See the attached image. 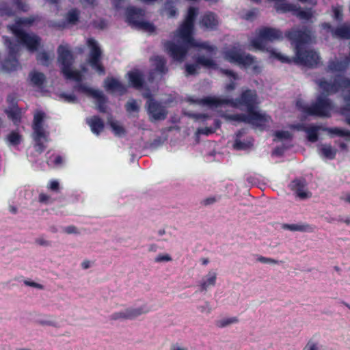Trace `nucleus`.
<instances>
[{
  "label": "nucleus",
  "instance_id": "f257e3e1",
  "mask_svg": "<svg viewBox=\"0 0 350 350\" xmlns=\"http://www.w3.org/2000/svg\"><path fill=\"white\" fill-rule=\"evenodd\" d=\"M315 83L322 90L323 94L318 96L310 106H302L299 101L297 102V106L308 116L329 117L330 111L332 109V103L327 96L338 92L340 88H349L350 79L337 76L333 82H329L325 79L322 78L315 80Z\"/></svg>",
  "mask_w": 350,
  "mask_h": 350
},
{
  "label": "nucleus",
  "instance_id": "f03ea898",
  "mask_svg": "<svg viewBox=\"0 0 350 350\" xmlns=\"http://www.w3.org/2000/svg\"><path fill=\"white\" fill-rule=\"evenodd\" d=\"M191 103L201 106L209 107H219L224 105H228L234 108L245 107L247 111L251 113H260L256 111L257 105V94L254 90L247 89L241 92L235 99L221 98L215 96H206L202 98H191Z\"/></svg>",
  "mask_w": 350,
  "mask_h": 350
},
{
  "label": "nucleus",
  "instance_id": "7ed1b4c3",
  "mask_svg": "<svg viewBox=\"0 0 350 350\" xmlns=\"http://www.w3.org/2000/svg\"><path fill=\"white\" fill-rule=\"evenodd\" d=\"M57 53V60L64 77L66 79H72L75 81L81 82L82 79L81 72L78 70H72V66L74 62L72 52L66 46L60 45L58 46Z\"/></svg>",
  "mask_w": 350,
  "mask_h": 350
},
{
  "label": "nucleus",
  "instance_id": "20e7f679",
  "mask_svg": "<svg viewBox=\"0 0 350 350\" xmlns=\"http://www.w3.org/2000/svg\"><path fill=\"white\" fill-rule=\"evenodd\" d=\"M126 22L131 27L148 32L155 31V27L152 23L143 21L145 14L144 10L135 7H129L126 10Z\"/></svg>",
  "mask_w": 350,
  "mask_h": 350
},
{
  "label": "nucleus",
  "instance_id": "39448f33",
  "mask_svg": "<svg viewBox=\"0 0 350 350\" xmlns=\"http://www.w3.org/2000/svg\"><path fill=\"white\" fill-rule=\"evenodd\" d=\"M226 60L232 64H237L245 68L253 65L256 60L255 57L250 54H245L241 51V49L234 46L224 53Z\"/></svg>",
  "mask_w": 350,
  "mask_h": 350
},
{
  "label": "nucleus",
  "instance_id": "423d86ee",
  "mask_svg": "<svg viewBox=\"0 0 350 350\" xmlns=\"http://www.w3.org/2000/svg\"><path fill=\"white\" fill-rule=\"evenodd\" d=\"M224 118L228 121L245 122L255 125L256 126H264L268 122L267 117L265 114L251 113L250 112H247V114H226L224 116Z\"/></svg>",
  "mask_w": 350,
  "mask_h": 350
},
{
  "label": "nucleus",
  "instance_id": "0eeeda50",
  "mask_svg": "<svg viewBox=\"0 0 350 350\" xmlns=\"http://www.w3.org/2000/svg\"><path fill=\"white\" fill-rule=\"evenodd\" d=\"M87 45L90 48L88 62L91 67L96 70L100 75L105 74V69L101 63L102 51L96 40L94 38H88Z\"/></svg>",
  "mask_w": 350,
  "mask_h": 350
},
{
  "label": "nucleus",
  "instance_id": "6e6552de",
  "mask_svg": "<svg viewBox=\"0 0 350 350\" xmlns=\"http://www.w3.org/2000/svg\"><path fill=\"white\" fill-rule=\"evenodd\" d=\"M182 43L178 44L172 41H165L164 48L169 55L175 61L181 62L186 57L189 50L191 48L183 38H179Z\"/></svg>",
  "mask_w": 350,
  "mask_h": 350
},
{
  "label": "nucleus",
  "instance_id": "1a4fd4ad",
  "mask_svg": "<svg viewBox=\"0 0 350 350\" xmlns=\"http://www.w3.org/2000/svg\"><path fill=\"white\" fill-rule=\"evenodd\" d=\"M198 14V8L195 7H189L187 11V16L178 29L176 36L178 38H187L191 41V36L193 35L194 28V22Z\"/></svg>",
  "mask_w": 350,
  "mask_h": 350
},
{
  "label": "nucleus",
  "instance_id": "9d476101",
  "mask_svg": "<svg viewBox=\"0 0 350 350\" xmlns=\"http://www.w3.org/2000/svg\"><path fill=\"white\" fill-rule=\"evenodd\" d=\"M321 57L319 54L313 50L303 49L295 51L294 62L308 68L317 67L320 63Z\"/></svg>",
  "mask_w": 350,
  "mask_h": 350
},
{
  "label": "nucleus",
  "instance_id": "9b49d317",
  "mask_svg": "<svg viewBox=\"0 0 350 350\" xmlns=\"http://www.w3.org/2000/svg\"><path fill=\"white\" fill-rule=\"evenodd\" d=\"M310 33V30L308 29H292L285 32V36L295 44V51H298L304 49V46L309 43Z\"/></svg>",
  "mask_w": 350,
  "mask_h": 350
},
{
  "label": "nucleus",
  "instance_id": "f8f14e48",
  "mask_svg": "<svg viewBox=\"0 0 350 350\" xmlns=\"http://www.w3.org/2000/svg\"><path fill=\"white\" fill-rule=\"evenodd\" d=\"M148 98L146 102L147 111L152 121L164 120L167 116V111L162 104L155 100L151 94L146 96Z\"/></svg>",
  "mask_w": 350,
  "mask_h": 350
},
{
  "label": "nucleus",
  "instance_id": "ddd939ff",
  "mask_svg": "<svg viewBox=\"0 0 350 350\" xmlns=\"http://www.w3.org/2000/svg\"><path fill=\"white\" fill-rule=\"evenodd\" d=\"M17 41L22 45L26 46L30 52L37 51L40 45V38L36 34H30L25 31L15 29L14 34Z\"/></svg>",
  "mask_w": 350,
  "mask_h": 350
},
{
  "label": "nucleus",
  "instance_id": "4468645a",
  "mask_svg": "<svg viewBox=\"0 0 350 350\" xmlns=\"http://www.w3.org/2000/svg\"><path fill=\"white\" fill-rule=\"evenodd\" d=\"M76 90L79 92L90 95L93 98H96L97 109L101 113L106 112V103L107 102V98L101 91L94 90L82 83L77 85Z\"/></svg>",
  "mask_w": 350,
  "mask_h": 350
},
{
  "label": "nucleus",
  "instance_id": "2eb2a0df",
  "mask_svg": "<svg viewBox=\"0 0 350 350\" xmlns=\"http://www.w3.org/2000/svg\"><path fill=\"white\" fill-rule=\"evenodd\" d=\"M148 312V310L144 309L143 307L137 308H126L124 311L113 313L109 318L111 320L133 319Z\"/></svg>",
  "mask_w": 350,
  "mask_h": 350
},
{
  "label": "nucleus",
  "instance_id": "dca6fc26",
  "mask_svg": "<svg viewBox=\"0 0 350 350\" xmlns=\"http://www.w3.org/2000/svg\"><path fill=\"white\" fill-rule=\"evenodd\" d=\"M258 34L265 41L280 40L283 38L280 30L267 27L260 28L258 30Z\"/></svg>",
  "mask_w": 350,
  "mask_h": 350
},
{
  "label": "nucleus",
  "instance_id": "f3484780",
  "mask_svg": "<svg viewBox=\"0 0 350 350\" xmlns=\"http://www.w3.org/2000/svg\"><path fill=\"white\" fill-rule=\"evenodd\" d=\"M79 18L80 11L77 8H72L66 13L65 21L56 24L55 27L64 29L68 25H76L79 22Z\"/></svg>",
  "mask_w": 350,
  "mask_h": 350
},
{
  "label": "nucleus",
  "instance_id": "a211bd4d",
  "mask_svg": "<svg viewBox=\"0 0 350 350\" xmlns=\"http://www.w3.org/2000/svg\"><path fill=\"white\" fill-rule=\"evenodd\" d=\"M200 24L207 29H215L219 25L217 16L213 12H207L202 16Z\"/></svg>",
  "mask_w": 350,
  "mask_h": 350
},
{
  "label": "nucleus",
  "instance_id": "6ab92c4d",
  "mask_svg": "<svg viewBox=\"0 0 350 350\" xmlns=\"http://www.w3.org/2000/svg\"><path fill=\"white\" fill-rule=\"evenodd\" d=\"M127 76L130 85L132 88L136 90H140L144 87L145 83L144 78L140 71L137 70L129 71L127 73Z\"/></svg>",
  "mask_w": 350,
  "mask_h": 350
},
{
  "label": "nucleus",
  "instance_id": "aec40b11",
  "mask_svg": "<svg viewBox=\"0 0 350 350\" xmlns=\"http://www.w3.org/2000/svg\"><path fill=\"white\" fill-rule=\"evenodd\" d=\"M105 88L108 91L118 92L121 95L126 92V86L113 77H107L105 80Z\"/></svg>",
  "mask_w": 350,
  "mask_h": 350
},
{
  "label": "nucleus",
  "instance_id": "412c9836",
  "mask_svg": "<svg viewBox=\"0 0 350 350\" xmlns=\"http://www.w3.org/2000/svg\"><path fill=\"white\" fill-rule=\"evenodd\" d=\"M349 64V59L347 57L343 61H338L337 59H330L328 62L327 72H344L347 69Z\"/></svg>",
  "mask_w": 350,
  "mask_h": 350
},
{
  "label": "nucleus",
  "instance_id": "4be33fe9",
  "mask_svg": "<svg viewBox=\"0 0 350 350\" xmlns=\"http://www.w3.org/2000/svg\"><path fill=\"white\" fill-rule=\"evenodd\" d=\"M45 113L42 111L37 112L33 116L32 129L35 135L44 136L45 132L43 129V121Z\"/></svg>",
  "mask_w": 350,
  "mask_h": 350
},
{
  "label": "nucleus",
  "instance_id": "5701e85b",
  "mask_svg": "<svg viewBox=\"0 0 350 350\" xmlns=\"http://www.w3.org/2000/svg\"><path fill=\"white\" fill-rule=\"evenodd\" d=\"M87 123L90 126L92 132L96 135H98L105 127L104 122L98 116H93L88 118Z\"/></svg>",
  "mask_w": 350,
  "mask_h": 350
},
{
  "label": "nucleus",
  "instance_id": "b1692460",
  "mask_svg": "<svg viewBox=\"0 0 350 350\" xmlns=\"http://www.w3.org/2000/svg\"><path fill=\"white\" fill-rule=\"evenodd\" d=\"M151 60L154 62L155 71L161 75H164L168 72V68L166 66V60L163 57L157 55L152 57Z\"/></svg>",
  "mask_w": 350,
  "mask_h": 350
},
{
  "label": "nucleus",
  "instance_id": "393cba45",
  "mask_svg": "<svg viewBox=\"0 0 350 350\" xmlns=\"http://www.w3.org/2000/svg\"><path fill=\"white\" fill-rule=\"evenodd\" d=\"M340 89L348 90L347 93L344 96V100L346 102V104L340 108V113L345 117L347 124L350 125V87Z\"/></svg>",
  "mask_w": 350,
  "mask_h": 350
},
{
  "label": "nucleus",
  "instance_id": "a878e982",
  "mask_svg": "<svg viewBox=\"0 0 350 350\" xmlns=\"http://www.w3.org/2000/svg\"><path fill=\"white\" fill-rule=\"evenodd\" d=\"M333 37L339 39H350V26L342 25L336 27L333 31Z\"/></svg>",
  "mask_w": 350,
  "mask_h": 350
},
{
  "label": "nucleus",
  "instance_id": "bb28decb",
  "mask_svg": "<svg viewBox=\"0 0 350 350\" xmlns=\"http://www.w3.org/2000/svg\"><path fill=\"white\" fill-rule=\"evenodd\" d=\"M217 273L215 271H210L206 275V279L200 284V291H206L209 286H214L216 284Z\"/></svg>",
  "mask_w": 350,
  "mask_h": 350
},
{
  "label": "nucleus",
  "instance_id": "cd10ccee",
  "mask_svg": "<svg viewBox=\"0 0 350 350\" xmlns=\"http://www.w3.org/2000/svg\"><path fill=\"white\" fill-rule=\"evenodd\" d=\"M305 181L300 179H295L291 183V187L295 191L297 196L304 199L307 197L306 192L304 191Z\"/></svg>",
  "mask_w": 350,
  "mask_h": 350
},
{
  "label": "nucleus",
  "instance_id": "c85d7f7f",
  "mask_svg": "<svg viewBox=\"0 0 350 350\" xmlns=\"http://www.w3.org/2000/svg\"><path fill=\"white\" fill-rule=\"evenodd\" d=\"M191 41L188 40L187 38H185V40L189 44H190L191 48L197 47V48L202 49L211 53H215L217 50L216 46L210 45L207 42H197L194 40L193 35L191 36Z\"/></svg>",
  "mask_w": 350,
  "mask_h": 350
},
{
  "label": "nucleus",
  "instance_id": "c756f323",
  "mask_svg": "<svg viewBox=\"0 0 350 350\" xmlns=\"http://www.w3.org/2000/svg\"><path fill=\"white\" fill-rule=\"evenodd\" d=\"M34 22V18L28 17V18H18L14 24L9 26V29L12 31L13 34H14L15 29H18L19 31H24L22 28V25H31Z\"/></svg>",
  "mask_w": 350,
  "mask_h": 350
},
{
  "label": "nucleus",
  "instance_id": "7c9ffc66",
  "mask_svg": "<svg viewBox=\"0 0 350 350\" xmlns=\"http://www.w3.org/2000/svg\"><path fill=\"white\" fill-rule=\"evenodd\" d=\"M196 63L198 64L199 66H202L205 68L217 69V64L215 60L211 58H207L204 55H200L196 58Z\"/></svg>",
  "mask_w": 350,
  "mask_h": 350
},
{
  "label": "nucleus",
  "instance_id": "2f4dec72",
  "mask_svg": "<svg viewBox=\"0 0 350 350\" xmlns=\"http://www.w3.org/2000/svg\"><path fill=\"white\" fill-rule=\"evenodd\" d=\"M243 133V132L241 130L239 131L237 133V138L235 139L233 144V147L235 150H246L253 145L251 141H241L240 139V137L242 136Z\"/></svg>",
  "mask_w": 350,
  "mask_h": 350
},
{
  "label": "nucleus",
  "instance_id": "473e14b6",
  "mask_svg": "<svg viewBox=\"0 0 350 350\" xmlns=\"http://www.w3.org/2000/svg\"><path fill=\"white\" fill-rule=\"evenodd\" d=\"M18 66L19 62L16 57H8L2 63V68L8 72L16 70Z\"/></svg>",
  "mask_w": 350,
  "mask_h": 350
},
{
  "label": "nucleus",
  "instance_id": "72a5a7b5",
  "mask_svg": "<svg viewBox=\"0 0 350 350\" xmlns=\"http://www.w3.org/2000/svg\"><path fill=\"white\" fill-rule=\"evenodd\" d=\"M293 15L300 20L308 21L312 18L313 13L311 8L302 10L301 7L296 5Z\"/></svg>",
  "mask_w": 350,
  "mask_h": 350
},
{
  "label": "nucleus",
  "instance_id": "f704fd0d",
  "mask_svg": "<svg viewBox=\"0 0 350 350\" xmlns=\"http://www.w3.org/2000/svg\"><path fill=\"white\" fill-rule=\"evenodd\" d=\"M8 118L11 119L15 124L21 122V111L18 106H11L5 111Z\"/></svg>",
  "mask_w": 350,
  "mask_h": 350
},
{
  "label": "nucleus",
  "instance_id": "c9c22d12",
  "mask_svg": "<svg viewBox=\"0 0 350 350\" xmlns=\"http://www.w3.org/2000/svg\"><path fill=\"white\" fill-rule=\"evenodd\" d=\"M29 78L33 85L38 88L42 87L46 81L45 75L42 72L36 71L29 73Z\"/></svg>",
  "mask_w": 350,
  "mask_h": 350
},
{
  "label": "nucleus",
  "instance_id": "e433bc0d",
  "mask_svg": "<svg viewBox=\"0 0 350 350\" xmlns=\"http://www.w3.org/2000/svg\"><path fill=\"white\" fill-rule=\"evenodd\" d=\"M296 5L286 2H276L274 8L278 13L292 12L293 14Z\"/></svg>",
  "mask_w": 350,
  "mask_h": 350
},
{
  "label": "nucleus",
  "instance_id": "4c0bfd02",
  "mask_svg": "<svg viewBox=\"0 0 350 350\" xmlns=\"http://www.w3.org/2000/svg\"><path fill=\"white\" fill-rule=\"evenodd\" d=\"M322 130L327 131L331 135H336L340 137H350V131L338 127H324Z\"/></svg>",
  "mask_w": 350,
  "mask_h": 350
},
{
  "label": "nucleus",
  "instance_id": "58836bf2",
  "mask_svg": "<svg viewBox=\"0 0 350 350\" xmlns=\"http://www.w3.org/2000/svg\"><path fill=\"white\" fill-rule=\"evenodd\" d=\"M222 72L226 75V76L232 78L233 81H230L229 83L226 85V90L227 91H232L234 90L236 88V83L234 81L237 80L238 79V75L236 72L231 70L225 69L223 70Z\"/></svg>",
  "mask_w": 350,
  "mask_h": 350
},
{
  "label": "nucleus",
  "instance_id": "ea45409f",
  "mask_svg": "<svg viewBox=\"0 0 350 350\" xmlns=\"http://www.w3.org/2000/svg\"><path fill=\"white\" fill-rule=\"evenodd\" d=\"M319 126H310L307 129V138L308 141L311 142H316L319 139L318 132L320 129H322Z\"/></svg>",
  "mask_w": 350,
  "mask_h": 350
},
{
  "label": "nucleus",
  "instance_id": "a19ab883",
  "mask_svg": "<svg viewBox=\"0 0 350 350\" xmlns=\"http://www.w3.org/2000/svg\"><path fill=\"white\" fill-rule=\"evenodd\" d=\"M321 154L329 159H334L336 154V150L334 149L329 144H324L321 148Z\"/></svg>",
  "mask_w": 350,
  "mask_h": 350
},
{
  "label": "nucleus",
  "instance_id": "79ce46f5",
  "mask_svg": "<svg viewBox=\"0 0 350 350\" xmlns=\"http://www.w3.org/2000/svg\"><path fill=\"white\" fill-rule=\"evenodd\" d=\"M284 228L291 231H300V232H311L312 228L308 224L298 225V224H285Z\"/></svg>",
  "mask_w": 350,
  "mask_h": 350
},
{
  "label": "nucleus",
  "instance_id": "37998d69",
  "mask_svg": "<svg viewBox=\"0 0 350 350\" xmlns=\"http://www.w3.org/2000/svg\"><path fill=\"white\" fill-rule=\"evenodd\" d=\"M185 76H196L199 74V65L197 63L194 64H186L185 66Z\"/></svg>",
  "mask_w": 350,
  "mask_h": 350
},
{
  "label": "nucleus",
  "instance_id": "c03bdc74",
  "mask_svg": "<svg viewBox=\"0 0 350 350\" xmlns=\"http://www.w3.org/2000/svg\"><path fill=\"white\" fill-rule=\"evenodd\" d=\"M7 46L8 48V57H17L18 52V46L16 44L14 43L9 39L5 40Z\"/></svg>",
  "mask_w": 350,
  "mask_h": 350
},
{
  "label": "nucleus",
  "instance_id": "a18cd8bd",
  "mask_svg": "<svg viewBox=\"0 0 350 350\" xmlns=\"http://www.w3.org/2000/svg\"><path fill=\"white\" fill-rule=\"evenodd\" d=\"M109 125L111 128L112 129L113 132L114 133L115 135L116 136H122L124 135L125 133V129L124 128L120 125L118 122L116 121H110Z\"/></svg>",
  "mask_w": 350,
  "mask_h": 350
},
{
  "label": "nucleus",
  "instance_id": "49530a36",
  "mask_svg": "<svg viewBox=\"0 0 350 350\" xmlns=\"http://www.w3.org/2000/svg\"><path fill=\"white\" fill-rule=\"evenodd\" d=\"M14 14L12 8L7 2H3L0 4V16H12Z\"/></svg>",
  "mask_w": 350,
  "mask_h": 350
},
{
  "label": "nucleus",
  "instance_id": "de8ad7c7",
  "mask_svg": "<svg viewBox=\"0 0 350 350\" xmlns=\"http://www.w3.org/2000/svg\"><path fill=\"white\" fill-rule=\"evenodd\" d=\"M251 45L257 50L263 51L265 50V40L259 36L258 33V37L254 38L250 42Z\"/></svg>",
  "mask_w": 350,
  "mask_h": 350
},
{
  "label": "nucleus",
  "instance_id": "09e8293b",
  "mask_svg": "<svg viewBox=\"0 0 350 350\" xmlns=\"http://www.w3.org/2000/svg\"><path fill=\"white\" fill-rule=\"evenodd\" d=\"M238 321H239L238 318L234 317H230V318H227V319H224L219 320L216 323V325L217 327L222 328V327H225L230 324L237 323Z\"/></svg>",
  "mask_w": 350,
  "mask_h": 350
},
{
  "label": "nucleus",
  "instance_id": "8fccbe9b",
  "mask_svg": "<svg viewBox=\"0 0 350 350\" xmlns=\"http://www.w3.org/2000/svg\"><path fill=\"white\" fill-rule=\"evenodd\" d=\"M46 135L44 136H38V135H35V149L39 153H42L46 148V146L44 145L43 142L41 141L42 138H45Z\"/></svg>",
  "mask_w": 350,
  "mask_h": 350
},
{
  "label": "nucleus",
  "instance_id": "3c124183",
  "mask_svg": "<svg viewBox=\"0 0 350 350\" xmlns=\"http://www.w3.org/2000/svg\"><path fill=\"white\" fill-rule=\"evenodd\" d=\"M8 139L14 146L18 145L21 141V136L15 131H12L8 136Z\"/></svg>",
  "mask_w": 350,
  "mask_h": 350
},
{
  "label": "nucleus",
  "instance_id": "603ef678",
  "mask_svg": "<svg viewBox=\"0 0 350 350\" xmlns=\"http://www.w3.org/2000/svg\"><path fill=\"white\" fill-rule=\"evenodd\" d=\"M271 53L273 57H275L282 63L291 64L293 62H294V59H291L288 57L284 56L280 53H276L274 51H271Z\"/></svg>",
  "mask_w": 350,
  "mask_h": 350
},
{
  "label": "nucleus",
  "instance_id": "864d4df0",
  "mask_svg": "<svg viewBox=\"0 0 350 350\" xmlns=\"http://www.w3.org/2000/svg\"><path fill=\"white\" fill-rule=\"evenodd\" d=\"M36 59L38 62L44 66H48L49 64V56L45 51L38 53Z\"/></svg>",
  "mask_w": 350,
  "mask_h": 350
},
{
  "label": "nucleus",
  "instance_id": "5fc2aeb1",
  "mask_svg": "<svg viewBox=\"0 0 350 350\" xmlns=\"http://www.w3.org/2000/svg\"><path fill=\"white\" fill-rule=\"evenodd\" d=\"M332 11L334 13V18L336 21L340 22L343 20L342 8L341 6L333 7Z\"/></svg>",
  "mask_w": 350,
  "mask_h": 350
},
{
  "label": "nucleus",
  "instance_id": "6e6d98bb",
  "mask_svg": "<svg viewBox=\"0 0 350 350\" xmlns=\"http://www.w3.org/2000/svg\"><path fill=\"white\" fill-rule=\"evenodd\" d=\"M13 3L16 5V8L20 11L25 12L29 10L28 5L21 0H13Z\"/></svg>",
  "mask_w": 350,
  "mask_h": 350
},
{
  "label": "nucleus",
  "instance_id": "4d7b16f0",
  "mask_svg": "<svg viewBox=\"0 0 350 350\" xmlns=\"http://www.w3.org/2000/svg\"><path fill=\"white\" fill-rule=\"evenodd\" d=\"M60 97L64 98V100L68 103H75L77 102V98L73 94H68L66 93H62L60 94Z\"/></svg>",
  "mask_w": 350,
  "mask_h": 350
},
{
  "label": "nucleus",
  "instance_id": "13d9d810",
  "mask_svg": "<svg viewBox=\"0 0 350 350\" xmlns=\"http://www.w3.org/2000/svg\"><path fill=\"white\" fill-rule=\"evenodd\" d=\"M126 109L129 112L137 111L139 107L135 100L128 102L125 105Z\"/></svg>",
  "mask_w": 350,
  "mask_h": 350
},
{
  "label": "nucleus",
  "instance_id": "bf43d9fd",
  "mask_svg": "<svg viewBox=\"0 0 350 350\" xmlns=\"http://www.w3.org/2000/svg\"><path fill=\"white\" fill-rule=\"evenodd\" d=\"M275 136L280 139H289L292 137L291 133L287 131H276Z\"/></svg>",
  "mask_w": 350,
  "mask_h": 350
},
{
  "label": "nucleus",
  "instance_id": "052dcab7",
  "mask_svg": "<svg viewBox=\"0 0 350 350\" xmlns=\"http://www.w3.org/2000/svg\"><path fill=\"white\" fill-rule=\"evenodd\" d=\"M38 201L40 203L49 204L53 202L51 198L48 194L40 193L38 196Z\"/></svg>",
  "mask_w": 350,
  "mask_h": 350
},
{
  "label": "nucleus",
  "instance_id": "680f3d73",
  "mask_svg": "<svg viewBox=\"0 0 350 350\" xmlns=\"http://www.w3.org/2000/svg\"><path fill=\"white\" fill-rule=\"evenodd\" d=\"M303 350H319L318 344L310 339L308 341Z\"/></svg>",
  "mask_w": 350,
  "mask_h": 350
},
{
  "label": "nucleus",
  "instance_id": "e2e57ef3",
  "mask_svg": "<svg viewBox=\"0 0 350 350\" xmlns=\"http://www.w3.org/2000/svg\"><path fill=\"white\" fill-rule=\"evenodd\" d=\"M47 188L53 191L58 192L59 191V184L57 180H53L50 181Z\"/></svg>",
  "mask_w": 350,
  "mask_h": 350
},
{
  "label": "nucleus",
  "instance_id": "0e129e2a",
  "mask_svg": "<svg viewBox=\"0 0 350 350\" xmlns=\"http://www.w3.org/2000/svg\"><path fill=\"white\" fill-rule=\"evenodd\" d=\"M258 261L262 262V263H272V264H278L279 261L277 260H275L273 258H267L265 256H259L258 258Z\"/></svg>",
  "mask_w": 350,
  "mask_h": 350
},
{
  "label": "nucleus",
  "instance_id": "69168bd1",
  "mask_svg": "<svg viewBox=\"0 0 350 350\" xmlns=\"http://www.w3.org/2000/svg\"><path fill=\"white\" fill-rule=\"evenodd\" d=\"M215 131V129H213L211 127H204V128L199 129L198 130V133L199 134H202V135H208L210 134H212Z\"/></svg>",
  "mask_w": 350,
  "mask_h": 350
},
{
  "label": "nucleus",
  "instance_id": "338daca9",
  "mask_svg": "<svg viewBox=\"0 0 350 350\" xmlns=\"http://www.w3.org/2000/svg\"><path fill=\"white\" fill-rule=\"evenodd\" d=\"M172 260V258L168 254H159L155 258V262H167Z\"/></svg>",
  "mask_w": 350,
  "mask_h": 350
},
{
  "label": "nucleus",
  "instance_id": "774afa93",
  "mask_svg": "<svg viewBox=\"0 0 350 350\" xmlns=\"http://www.w3.org/2000/svg\"><path fill=\"white\" fill-rule=\"evenodd\" d=\"M64 232L66 234H77V228L75 226H68L64 228Z\"/></svg>",
  "mask_w": 350,
  "mask_h": 350
}]
</instances>
